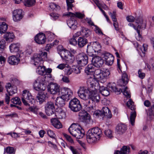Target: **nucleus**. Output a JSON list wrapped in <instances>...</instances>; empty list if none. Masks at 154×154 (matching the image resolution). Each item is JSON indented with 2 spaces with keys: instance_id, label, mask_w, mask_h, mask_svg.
I'll return each instance as SVG.
<instances>
[{
  "instance_id": "nucleus-18",
  "label": "nucleus",
  "mask_w": 154,
  "mask_h": 154,
  "mask_svg": "<svg viewBox=\"0 0 154 154\" xmlns=\"http://www.w3.org/2000/svg\"><path fill=\"white\" fill-rule=\"evenodd\" d=\"M82 111L83 112V114L80 116V120L86 124H89L92 121L90 115L85 110Z\"/></svg>"
},
{
  "instance_id": "nucleus-31",
  "label": "nucleus",
  "mask_w": 154,
  "mask_h": 154,
  "mask_svg": "<svg viewBox=\"0 0 154 154\" xmlns=\"http://www.w3.org/2000/svg\"><path fill=\"white\" fill-rule=\"evenodd\" d=\"M55 115L57 118L59 119L64 118L66 117L65 112L60 108H58L57 109Z\"/></svg>"
},
{
  "instance_id": "nucleus-61",
  "label": "nucleus",
  "mask_w": 154,
  "mask_h": 154,
  "mask_svg": "<svg viewBox=\"0 0 154 154\" xmlns=\"http://www.w3.org/2000/svg\"><path fill=\"white\" fill-rule=\"evenodd\" d=\"M69 148L73 153V154H79L78 152L76 149H75L72 146H70Z\"/></svg>"
},
{
  "instance_id": "nucleus-37",
  "label": "nucleus",
  "mask_w": 154,
  "mask_h": 154,
  "mask_svg": "<svg viewBox=\"0 0 154 154\" xmlns=\"http://www.w3.org/2000/svg\"><path fill=\"white\" fill-rule=\"evenodd\" d=\"M129 152V147L124 146L121 148V151H117L114 154H128Z\"/></svg>"
},
{
  "instance_id": "nucleus-49",
  "label": "nucleus",
  "mask_w": 154,
  "mask_h": 154,
  "mask_svg": "<svg viewBox=\"0 0 154 154\" xmlns=\"http://www.w3.org/2000/svg\"><path fill=\"white\" fill-rule=\"evenodd\" d=\"M35 0H27L25 1L24 4L27 7L32 6L35 4Z\"/></svg>"
},
{
  "instance_id": "nucleus-51",
  "label": "nucleus",
  "mask_w": 154,
  "mask_h": 154,
  "mask_svg": "<svg viewBox=\"0 0 154 154\" xmlns=\"http://www.w3.org/2000/svg\"><path fill=\"white\" fill-rule=\"evenodd\" d=\"M5 42L4 40L0 41V53H2L5 48Z\"/></svg>"
},
{
  "instance_id": "nucleus-13",
  "label": "nucleus",
  "mask_w": 154,
  "mask_h": 154,
  "mask_svg": "<svg viewBox=\"0 0 154 154\" xmlns=\"http://www.w3.org/2000/svg\"><path fill=\"white\" fill-rule=\"evenodd\" d=\"M69 107L71 110L75 112L79 111L82 108L80 101L76 98H74L70 101Z\"/></svg>"
},
{
  "instance_id": "nucleus-4",
  "label": "nucleus",
  "mask_w": 154,
  "mask_h": 154,
  "mask_svg": "<svg viewBox=\"0 0 154 154\" xmlns=\"http://www.w3.org/2000/svg\"><path fill=\"white\" fill-rule=\"evenodd\" d=\"M99 90L101 94L104 96H107L109 95V90L115 92L117 94H120L122 91L120 88L116 86V84L114 83H109L107 88L103 86L100 87Z\"/></svg>"
},
{
  "instance_id": "nucleus-16",
  "label": "nucleus",
  "mask_w": 154,
  "mask_h": 154,
  "mask_svg": "<svg viewBox=\"0 0 154 154\" xmlns=\"http://www.w3.org/2000/svg\"><path fill=\"white\" fill-rule=\"evenodd\" d=\"M48 91L50 94H55L60 91V86L56 83H51L47 86Z\"/></svg>"
},
{
  "instance_id": "nucleus-52",
  "label": "nucleus",
  "mask_w": 154,
  "mask_h": 154,
  "mask_svg": "<svg viewBox=\"0 0 154 154\" xmlns=\"http://www.w3.org/2000/svg\"><path fill=\"white\" fill-rule=\"evenodd\" d=\"M63 135L65 137L67 140L71 144H74V142L73 140L70 136L65 133L63 134Z\"/></svg>"
},
{
  "instance_id": "nucleus-28",
  "label": "nucleus",
  "mask_w": 154,
  "mask_h": 154,
  "mask_svg": "<svg viewBox=\"0 0 154 154\" xmlns=\"http://www.w3.org/2000/svg\"><path fill=\"white\" fill-rule=\"evenodd\" d=\"M127 129L126 126L122 124H119L116 127V130L117 133L120 134L124 133Z\"/></svg>"
},
{
  "instance_id": "nucleus-20",
  "label": "nucleus",
  "mask_w": 154,
  "mask_h": 154,
  "mask_svg": "<svg viewBox=\"0 0 154 154\" xmlns=\"http://www.w3.org/2000/svg\"><path fill=\"white\" fill-rule=\"evenodd\" d=\"M93 65L97 67H100L103 63V61L102 58L98 56H96L92 58V60Z\"/></svg>"
},
{
  "instance_id": "nucleus-19",
  "label": "nucleus",
  "mask_w": 154,
  "mask_h": 154,
  "mask_svg": "<svg viewBox=\"0 0 154 154\" xmlns=\"http://www.w3.org/2000/svg\"><path fill=\"white\" fill-rule=\"evenodd\" d=\"M23 11L21 9H16L13 12V18L15 22L20 20L23 17Z\"/></svg>"
},
{
  "instance_id": "nucleus-40",
  "label": "nucleus",
  "mask_w": 154,
  "mask_h": 154,
  "mask_svg": "<svg viewBox=\"0 0 154 154\" xmlns=\"http://www.w3.org/2000/svg\"><path fill=\"white\" fill-rule=\"evenodd\" d=\"M46 95L42 93H39L37 96V100L40 104L42 103L46 98Z\"/></svg>"
},
{
  "instance_id": "nucleus-54",
  "label": "nucleus",
  "mask_w": 154,
  "mask_h": 154,
  "mask_svg": "<svg viewBox=\"0 0 154 154\" xmlns=\"http://www.w3.org/2000/svg\"><path fill=\"white\" fill-rule=\"evenodd\" d=\"M75 38L73 37L71 38L69 40V44L75 46L77 44V41L75 39Z\"/></svg>"
},
{
  "instance_id": "nucleus-7",
  "label": "nucleus",
  "mask_w": 154,
  "mask_h": 154,
  "mask_svg": "<svg viewBox=\"0 0 154 154\" xmlns=\"http://www.w3.org/2000/svg\"><path fill=\"white\" fill-rule=\"evenodd\" d=\"M46 79V76L45 75L38 77L33 83L34 89L37 91L45 90L47 84Z\"/></svg>"
},
{
  "instance_id": "nucleus-26",
  "label": "nucleus",
  "mask_w": 154,
  "mask_h": 154,
  "mask_svg": "<svg viewBox=\"0 0 154 154\" xmlns=\"http://www.w3.org/2000/svg\"><path fill=\"white\" fill-rule=\"evenodd\" d=\"M101 113L102 116L105 117L107 119H111L112 117V115L109 108L106 106L103 107Z\"/></svg>"
},
{
  "instance_id": "nucleus-25",
  "label": "nucleus",
  "mask_w": 154,
  "mask_h": 154,
  "mask_svg": "<svg viewBox=\"0 0 154 154\" xmlns=\"http://www.w3.org/2000/svg\"><path fill=\"white\" fill-rule=\"evenodd\" d=\"M20 44L17 43L11 44L9 46L10 51L11 53H17L19 54L20 53L19 49Z\"/></svg>"
},
{
  "instance_id": "nucleus-3",
  "label": "nucleus",
  "mask_w": 154,
  "mask_h": 154,
  "mask_svg": "<svg viewBox=\"0 0 154 154\" xmlns=\"http://www.w3.org/2000/svg\"><path fill=\"white\" fill-rule=\"evenodd\" d=\"M102 135L101 130L98 127H95L88 131L86 139L88 142L92 143L99 140Z\"/></svg>"
},
{
  "instance_id": "nucleus-33",
  "label": "nucleus",
  "mask_w": 154,
  "mask_h": 154,
  "mask_svg": "<svg viewBox=\"0 0 154 154\" xmlns=\"http://www.w3.org/2000/svg\"><path fill=\"white\" fill-rule=\"evenodd\" d=\"M88 43L87 39L83 37H79L77 40V44L79 48L83 47Z\"/></svg>"
},
{
  "instance_id": "nucleus-38",
  "label": "nucleus",
  "mask_w": 154,
  "mask_h": 154,
  "mask_svg": "<svg viewBox=\"0 0 154 154\" xmlns=\"http://www.w3.org/2000/svg\"><path fill=\"white\" fill-rule=\"evenodd\" d=\"M8 28V25L5 22L0 23V33L3 34L5 33Z\"/></svg>"
},
{
  "instance_id": "nucleus-9",
  "label": "nucleus",
  "mask_w": 154,
  "mask_h": 154,
  "mask_svg": "<svg viewBox=\"0 0 154 154\" xmlns=\"http://www.w3.org/2000/svg\"><path fill=\"white\" fill-rule=\"evenodd\" d=\"M110 74V71L108 69L102 70L98 69L95 70L93 75L97 80L103 81L106 79Z\"/></svg>"
},
{
  "instance_id": "nucleus-34",
  "label": "nucleus",
  "mask_w": 154,
  "mask_h": 154,
  "mask_svg": "<svg viewBox=\"0 0 154 154\" xmlns=\"http://www.w3.org/2000/svg\"><path fill=\"white\" fill-rule=\"evenodd\" d=\"M51 122L54 126L57 129L61 128L62 125L60 122L56 118L52 119H51Z\"/></svg>"
},
{
  "instance_id": "nucleus-60",
  "label": "nucleus",
  "mask_w": 154,
  "mask_h": 154,
  "mask_svg": "<svg viewBox=\"0 0 154 154\" xmlns=\"http://www.w3.org/2000/svg\"><path fill=\"white\" fill-rule=\"evenodd\" d=\"M94 26L95 27L94 30L97 33L100 35L103 34V33L101 30L97 26L95 25Z\"/></svg>"
},
{
  "instance_id": "nucleus-64",
  "label": "nucleus",
  "mask_w": 154,
  "mask_h": 154,
  "mask_svg": "<svg viewBox=\"0 0 154 154\" xmlns=\"http://www.w3.org/2000/svg\"><path fill=\"white\" fill-rule=\"evenodd\" d=\"M10 96L9 95L8 93L5 94V102L7 104H8L9 103L10 101Z\"/></svg>"
},
{
  "instance_id": "nucleus-53",
  "label": "nucleus",
  "mask_w": 154,
  "mask_h": 154,
  "mask_svg": "<svg viewBox=\"0 0 154 154\" xmlns=\"http://www.w3.org/2000/svg\"><path fill=\"white\" fill-rule=\"evenodd\" d=\"M105 135L109 138H111L112 137V132L111 130L107 129L105 131Z\"/></svg>"
},
{
  "instance_id": "nucleus-21",
  "label": "nucleus",
  "mask_w": 154,
  "mask_h": 154,
  "mask_svg": "<svg viewBox=\"0 0 154 154\" xmlns=\"http://www.w3.org/2000/svg\"><path fill=\"white\" fill-rule=\"evenodd\" d=\"M46 37L43 33H39L36 35L35 37V42L39 44H43L45 42Z\"/></svg>"
},
{
  "instance_id": "nucleus-46",
  "label": "nucleus",
  "mask_w": 154,
  "mask_h": 154,
  "mask_svg": "<svg viewBox=\"0 0 154 154\" xmlns=\"http://www.w3.org/2000/svg\"><path fill=\"white\" fill-rule=\"evenodd\" d=\"M11 101L13 103L18 104L19 105H20L21 103L20 99L17 97L13 98L11 99Z\"/></svg>"
},
{
  "instance_id": "nucleus-8",
  "label": "nucleus",
  "mask_w": 154,
  "mask_h": 154,
  "mask_svg": "<svg viewBox=\"0 0 154 154\" xmlns=\"http://www.w3.org/2000/svg\"><path fill=\"white\" fill-rule=\"evenodd\" d=\"M128 75L126 73H124L122 74V79L118 81V83L119 86L122 87H125L123 91L122 88H120L122 91V92H123V94L127 97L129 98L131 97L130 92L128 90V88L127 87H125V86L128 83Z\"/></svg>"
},
{
  "instance_id": "nucleus-12",
  "label": "nucleus",
  "mask_w": 154,
  "mask_h": 154,
  "mask_svg": "<svg viewBox=\"0 0 154 154\" xmlns=\"http://www.w3.org/2000/svg\"><path fill=\"white\" fill-rule=\"evenodd\" d=\"M22 100L23 104L26 106H29L28 102L33 103L35 102L34 96L28 91L25 90L23 91Z\"/></svg>"
},
{
  "instance_id": "nucleus-56",
  "label": "nucleus",
  "mask_w": 154,
  "mask_h": 154,
  "mask_svg": "<svg viewBox=\"0 0 154 154\" xmlns=\"http://www.w3.org/2000/svg\"><path fill=\"white\" fill-rule=\"evenodd\" d=\"M138 74L139 77L141 79H143L145 76V73L142 72L141 70L140 69L138 70Z\"/></svg>"
},
{
  "instance_id": "nucleus-14",
  "label": "nucleus",
  "mask_w": 154,
  "mask_h": 154,
  "mask_svg": "<svg viewBox=\"0 0 154 154\" xmlns=\"http://www.w3.org/2000/svg\"><path fill=\"white\" fill-rule=\"evenodd\" d=\"M60 56L61 58L65 60L66 63L72 64L75 60V57L70 52L67 50H63L61 51Z\"/></svg>"
},
{
  "instance_id": "nucleus-43",
  "label": "nucleus",
  "mask_w": 154,
  "mask_h": 154,
  "mask_svg": "<svg viewBox=\"0 0 154 154\" xmlns=\"http://www.w3.org/2000/svg\"><path fill=\"white\" fill-rule=\"evenodd\" d=\"M87 52L89 56H92L94 55V53L96 51L93 48L92 45H88L87 46Z\"/></svg>"
},
{
  "instance_id": "nucleus-45",
  "label": "nucleus",
  "mask_w": 154,
  "mask_h": 154,
  "mask_svg": "<svg viewBox=\"0 0 154 154\" xmlns=\"http://www.w3.org/2000/svg\"><path fill=\"white\" fill-rule=\"evenodd\" d=\"M5 151L9 154H15V150L13 147L11 146H8L5 149Z\"/></svg>"
},
{
  "instance_id": "nucleus-1",
  "label": "nucleus",
  "mask_w": 154,
  "mask_h": 154,
  "mask_svg": "<svg viewBox=\"0 0 154 154\" xmlns=\"http://www.w3.org/2000/svg\"><path fill=\"white\" fill-rule=\"evenodd\" d=\"M77 93L79 97L81 99L88 101L89 104L91 103V100L97 101L100 99L99 94L94 93V94L88 88L84 87H80Z\"/></svg>"
},
{
  "instance_id": "nucleus-15",
  "label": "nucleus",
  "mask_w": 154,
  "mask_h": 154,
  "mask_svg": "<svg viewBox=\"0 0 154 154\" xmlns=\"http://www.w3.org/2000/svg\"><path fill=\"white\" fill-rule=\"evenodd\" d=\"M77 59L78 64L81 66H85L88 63V57L84 53L79 54L77 56Z\"/></svg>"
},
{
  "instance_id": "nucleus-39",
  "label": "nucleus",
  "mask_w": 154,
  "mask_h": 154,
  "mask_svg": "<svg viewBox=\"0 0 154 154\" xmlns=\"http://www.w3.org/2000/svg\"><path fill=\"white\" fill-rule=\"evenodd\" d=\"M36 72L41 75H44L46 74V69L45 67L44 66L39 65L38 66L36 70Z\"/></svg>"
},
{
  "instance_id": "nucleus-42",
  "label": "nucleus",
  "mask_w": 154,
  "mask_h": 154,
  "mask_svg": "<svg viewBox=\"0 0 154 154\" xmlns=\"http://www.w3.org/2000/svg\"><path fill=\"white\" fill-rule=\"evenodd\" d=\"M91 45L93 46V47L95 50L98 52L100 51L101 48V46L100 44L97 42L95 41L91 43Z\"/></svg>"
},
{
  "instance_id": "nucleus-17",
  "label": "nucleus",
  "mask_w": 154,
  "mask_h": 154,
  "mask_svg": "<svg viewBox=\"0 0 154 154\" xmlns=\"http://www.w3.org/2000/svg\"><path fill=\"white\" fill-rule=\"evenodd\" d=\"M54 108V104L53 102H47L45 106V112L46 114L50 116L53 114Z\"/></svg>"
},
{
  "instance_id": "nucleus-57",
  "label": "nucleus",
  "mask_w": 154,
  "mask_h": 154,
  "mask_svg": "<svg viewBox=\"0 0 154 154\" xmlns=\"http://www.w3.org/2000/svg\"><path fill=\"white\" fill-rule=\"evenodd\" d=\"M47 133L48 135L51 137L52 138L54 137L55 135L53 131L50 130H48L47 131Z\"/></svg>"
},
{
  "instance_id": "nucleus-29",
  "label": "nucleus",
  "mask_w": 154,
  "mask_h": 154,
  "mask_svg": "<svg viewBox=\"0 0 154 154\" xmlns=\"http://www.w3.org/2000/svg\"><path fill=\"white\" fill-rule=\"evenodd\" d=\"M19 60L18 58L14 56H12L8 58V62L11 65H15L18 64Z\"/></svg>"
},
{
  "instance_id": "nucleus-24",
  "label": "nucleus",
  "mask_w": 154,
  "mask_h": 154,
  "mask_svg": "<svg viewBox=\"0 0 154 154\" xmlns=\"http://www.w3.org/2000/svg\"><path fill=\"white\" fill-rule=\"evenodd\" d=\"M5 88L8 94L10 96H12L16 92V87L15 86H12L10 83H7Z\"/></svg>"
},
{
  "instance_id": "nucleus-44",
  "label": "nucleus",
  "mask_w": 154,
  "mask_h": 154,
  "mask_svg": "<svg viewBox=\"0 0 154 154\" xmlns=\"http://www.w3.org/2000/svg\"><path fill=\"white\" fill-rule=\"evenodd\" d=\"M136 116V113L135 111H133L131 112L130 120L131 125L133 126L134 125Z\"/></svg>"
},
{
  "instance_id": "nucleus-10",
  "label": "nucleus",
  "mask_w": 154,
  "mask_h": 154,
  "mask_svg": "<svg viewBox=\"0 0 154 154\" xmlns=\"http://www.w3.org/2000/svg\"><path fill=\"white\" fill-rule=\"evenodd\" d=\"M97 79L92 77H90L88 79L87 81V84L88 88L91 92L94 94H98L97 93V90H99L100 86L99 84Z\"/></svg>"
},
{
  "instance_id": "nucleus-62",
  "label": "nucleus",
  "mask_w": 154,
  "mask_h": 154,
  "mask_svg": "<svg viewBox=\"0 0 154 154\" xmlns=\"http://www.w3.org/2000/svg\"><path fill=\"white\" fill-rule=\"evenodd\" d=\"M6 59L5 57L2 56H0V64H4L6 62Z\"/></svg>"
},
{
  "instance_id": "nucleus-50",
  "label": "nucleus",
  "mask_w": 154,
  "mask_h": 154,
  "mask_svg": "<svg viewBox=\"0 0 154 154\" xmlns=\"http://www.w3.org/2000/svg\"><path fill=\"white\" fill-rule=\"evenodd\" d=\"M28 110L34 114H37L38 108L36 106H31L28 108Z\"/></svg>"
},
{
  "instance_id": "nucleus-48",
  "label": "nucleus",
  "mask_w": 154,
  "mask_h": 154,
  "mask_svg": "<svg viewBox=\"0 0 154 154\" xmlns=\"http://www.w3.org/2000/svg\"><path fill=\"white\" fill-rule=\"evenodd\" d=\"M127 105L131 110H134L135 109V106L134 105V102L131 99L127 102Z\"/></svg>"
},
{
  "instance_id": "nucleus-11",
  "label": "nucleus",
  "mask_w": 154,
  "mask_h": 154,
  "mask_svg": "<svg viewBox=\"0 0 154 154\" xmlns=\"http://www.w3.org/2000/svg\"><path fill=\"white\" fill-rule=\"evenodd\" d=\"M47 54L46 52H42L41 54H34L31 58L32 60L34 62V65L38 66L43 64V61L47 59Z\"/></svg>"
},
{
  "instance_id": "nucleus-27",
  "label": "nucleus",
  "mask_w": 154,
  "mask_h": 154,
  "mask_svg": "<svg viewBox=\"0 0 154 154\" xmlns=\"http://www.w3.org/2000/svg\"><path fill=\"white\" fill-rule=\"evenodd\" d=\"M64 15L70 17H74L75 18L77 17L79 19H82L85 17L84 14L79 12H76L75 13L69 12L68 13L65 14Z\"/></svg>"
},
{
  "instance_id": "nucleus-41",
  "label": "nucleus",
  "mask_w": 154,
  "mask_h": 154,
  "mask_svg": "<svg viewBox=\"0 0 154 154\" xmlns=\"http://www.w3.org/2000/svg\"><path fill=\"white\" fill-rule=\"evenodd\" d=\"M82 35L85 37H87L90 35L91 32L88 28L82 27L81 29Z\"/></svg>"
},
{
  "instance_id": "nucleus-47",
  "label": "nucleus",
  "mask_w": 154,
  "mask_h": 154,
  "mask_svg": "<svg viewBox=\"0 0 154 154\" xmlns=\"http://www.w3.org/2000/svg\"><path fill=\"white\" fill-rule=\"evenodd\" d=\"M74 0H66L67 5V10L68 11L72 10V8L73 7L72 3L74 2Z\"/></svg>"
},
{
  "instance_id": "nucleus-35",
  "label": "nucleus",
  "mask_w": 154,
  "mask_h": 154,
  "mask_svg": "<svg viewBox=\"0 0 154 154\" xmlns=\"http://www.w3.org/2000/svg\"><path fill=\"white\" fill-rule=\"evenodd\" d=\"M146 112L150 118H154V104L148 109H146Z\"/></svg>"
},
{
  "instance_id": "nucleus-30",
  "label": "nucleus",
  "mask_w": 154,
  "mask_h": 154,
  "mask_svg": "<svg viewBox=\"0 0 154 154\" xmlns=\"http://www.w3.org/2000/svg\"><path fill=\"white\" fill-rule=\"evenodd\" d=\"M67 24L70 28L75 29L76 28L77 21L74 17H71L67 21Z\"/></svg>"
},
{
  "instance_id": "nucleus-32",
  "label": "nucleus",
  "mask_w": 154,
  "mask_h": 154,
  "mask_svg": "<svg viewBox=\"0 0 154 154\" xmlns=\"http://www.w3.org/2000/svg\"><path fill=\"white\" fill-rule=\"evenodd\" d=\"M94 66L92 64L88 65L85 69V72L88 75L93 74L95 71Z\"/></svg>"
},
{
  "instance_id": "nucleus-36",
  "label": "nucleus",
  "mask_w": 154,
  "mask_h": 154,
  "mask_svg": "<svg viewBox=\"0 0 154 154\" xmlns=\"http://www.w3.org/2000/svg\"><path fill=\"white\" fill-rule=\"evenodd\" d=\"M15 36L13 32H7L4 35V38L7 41L12 42Z\"/></svg>"
},
{
  "instance_id": "nucleus-2",
  "label": "nucleus",
  "mask_w": 154,
  "mask_h": 154,
  "mask_svg": "<svg viewBox=\"0 0 154 154\" xmlns=\"http://www.w3.org/2000/svg\"><path fill=\"white\" fill-rule=\"evenodd\" d=\"M59 94L61 96L57 98L55 104L58 107H63L65 105V101L69 100L72 95V92L69 88H63L60 90Z\"/></svg>"
},
{
  "instance_id": "nucleus-23",
  "label": "nucleus",
  "mask_w": 154,
  "mask_h": 154,
  "mask_svg": "<svg viewBox=\"0 0 154 154\" xmlns=\"http://www.w3.org/2000/svg\"><path fill=\"white\" fill-rule=\"evenodd\" d=\"M99 101V100H98L97 101L91 100V103L90 104H88V102H87V105L85 107V109L86 110L85 111H87L90 113L94 112L95 110V102L98 103Z\"/></svg>"
},
{
  "instance_id": "nucleus-55",
  "label": "nucleus",
  "mask_w": 154,
  "mask_h": 154,
  "mask_svg": "<svg viewBox=\"0 0 154 154\" xmlns=\"http://www.w3.org/2000/svg\"><path fill=\"white\" fill-rule=\"evenodd\" d=\"M109 14L111 16V18L114 22L117 21V19L116 17V12L113 11L112 13L109 12Z\"/></svg>"
},
{
  "instance_id": "nucleus-22",
  "label": "nucleus",
  "mask_w": 154,
  "mask_h": 154,
  "mask_svg": "<svg viewBox=\"0 0 154 154\" xmlns=\"http://www.w3.org/2000/svg\"><path fill=\"white\" fill-rule=\"evenodd\" d=\"M104 59L106 64L108 65H112L114 61V57L109 53H105L104 54Z\"/></svg>"
},
{
  "instance_id": "nucleus-5",
  "label": "nucleus",
  "mask_w": 154,
  "mask_h": 154,
  "mask_svg": "<svg viewBox=\"0 0 154 154\" xmlns=\"http://www.w3.org/2000/svg\"><path fill=\"white\" fill-rule=\"evenodd\" d=\"M136 25H134L133 23H129L128 25L129 26L133 27L136 30L138 35V37H137L136 39L137 40L140 41L142 39V36L140 33V31L139 29H145L146 26V23L145 20L140 18L136 20Z\"/></svg>"
},
{
  "instance_id": "nucleus-63",
  "label": "nucleus",
  "mask_w": 154,
  "mask_h": 154,
  "mask_svg": "<svg viewBox=\"0 0 154 154\" xmlns=\"http://www.w3.org/2000/svg\"><path fill=\"white\" fill-rule=\"evenodd\" d=\"M68 65L67 64L64 63L60 64L57 66V68L61 69H63L65 67H67Z\"/></svg>"
},
{
  "instance_id": "nucleus-58",
  "label": "nucleus",
  "mask_w": 154,
  "mask_h": 154,
  "mask_svg": "<svg viewBox=\"0 0 154 154\" xmlns=\"http://www.w3.org/2000/svg\"><path fill=\"white\" fill-rule=\"evenodd\" d=\"M103 43L106 45H109L110 43V39L108 37H106L103 40Z\"/></svg>"
},
{
  "instance_id": "nucleus-59",
  "label": "nucleus",
  "mask_w": 154,
  "mask_h": 154,
  "mask_svg": "<svg viewBox=\"0 0 154 154\" xmlns=\"http://www.w3.org/2000/svg\"><path fill=\"white\" fill-rule=\"evenodd\" d=\"M127 20L129 22H132L134 21L135 18L132 16H129L127 17Z\"/></svg>"
},
{
  "instance_id": "nucleus-6",
  "label": "nucleus",
  "mask_w": 154,
  "mask_h": 154,
  "mask_svg": "<svg viewBox=\"0 0 154 154\" xmlns=\"http://www.w3.org/2000/svg\"><path fill=\"white\" fill-rule=\"evenodd\" d=\"M70 133L77 139H81L84 135L83 130L78 125L72 124L68 129Z\"/></svg>"
}]
</instances>
